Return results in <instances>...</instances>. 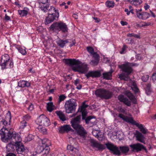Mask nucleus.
<instances>
[{
	"mask_svg": "<svg viewBox=\"0 0 156 156\" xmlns=\"http://www.w3.org/2000/svg\"><path fill=\"white\" fill-rule=\"evenodd\" d=\"M79 83V80L78 79H76L74 82V84L76 86Z\"/></svg>",
	"mask_w": 156,
	"mask_h": 156,
	"instance_id": "338daca9",
	"label": "nucleus"
},
{
	"mask_svg": "<svg viewBox=\"0 0 156 156\" xmlns=\"http://www.w3.org/2000/svg\"><path fill=\"white\" fill-rule=\"evenodd\" d=\"M42 143L43 144H45L46 147H48L50 145V141L47 139H44L41 140Z\"/></svg>",
	"mask_w": 156,
	"mask_h": 156,
	"instance_id": "72a5a7b5",
	"label": "nucleus"
},
{
	"mask_svg": "<svg viewBox=\"0 0 156 156\" xmlns=\"http://www.w3.org/2000/svg\"><path fill=\"white\" fill-rule=\"evenodd\" d=\"M127 1L132 5L136 6L140 5L142 2V0H127Z\"/></svg>",
	"mask_w": 156,
	"mask_h": 156,
	"instance_id": "b1692460",
	"label": "nucleus"
},
{
	"mask_svg": "<svg viewBox=\"0 0 156 156\" xmlns=\"http://www.w3.org/2000/svg\"><path fill=\"white\" fill-rule=\"evenodd\" d=\"M125 11L126 12V14L128 15L129 14L130 12H129V10L128 9H125Z\"/></svg>",
	"mask_w": 156,
	"mask_h": 156,
	"instance_id": "774afa93",
	"label": "nucleus"
},
{
	"mask_svg": "<svg viewBox=\"0 0 156 156\" xmlns=\"http://www.w3.org/2000/svg\"><path fill=\"white\" fill-rule=\"evenodd\" d=\"M15 146L13 144L11 143H9L6 146V151L7 152H12L15 150L14 147Z\"/></svg>",
	"mask_w": 156,
	"mask_h": 156,
	"instance_id": "a878e982",
	"label": "nucleus"
},
{
	"mask_svg": "<svg viewBox=\"0 0 156 156\" xmlns=\"http://www.w3.org/2000/svg\"><path fill=\"white\" fill-rule=\"evenodd\" d=\"M67 150L71 151H73L74 149V148L73 146L70 145H68L67 146Z\"/></svg>",
	"mask_w": 156,
	"mask_h": 156,
	"instance_id": "603ef678",
	"label": "nucleus"
},
{
	"mask_svg": "<svg viewBox=\"0 0 156 156\" xmlns=\"http://www.w3.org/2000/svg\"><path fill=\"white\" fill-rule=\"evenodd\" d=\"M132 125H135L138 127L140 129V131L143 134H145L147 133V130L143 127L142 124H139L134 121Z\"/></svg>",
	"mask_w": 156,
	"mask_h": 156,
	"instance_id": "412c9836",
	"label": "nucleus"
},
{
	"mask_svg": "<svg viewBox=\"0 0 156 156\" xmlns=\"http://www.w3.org/2000/svg\"><path fill=\"white\" fill-rule=\"evenodd\" d=\"M119 112L122 113H124L125 112V110L122 108H119Z\"/></svg>",
	"mask_w": 156,
	"mask_h": 156,
	"instance_id": "052dcab7",
	"label": "nucleus"
},
{
	"mask_svg": "<svg viewBox=\"0 0 156 156\" xmlns=\"http://www.w3.org/2000/svg\"><path fill=\"white\" fill-rule=\"evenodd\" d=\"M54 105L52 102L48 103L47 104V108L48 111L50 112H51L54 109L53 107Z\"/></svg>",
	"mask_w": 156,
	"mask_h": 156,
	"instance_id": "c756f323",
	"label": "nucleus"
},
{
	"mask_svg": "<svg viewBox=\"0 0 156 156\" xmlns=\"http://www.w3.org/2000/svg\"><path fill=\"white\" fill-rule=\"evenodd\" d=\"M149 76L148 75H145L143 76L142 77V80L144 82H146L148 80Z\"/></svg>",
	"mask_w": 156,
	"mask_h": 156,
	"instance_id": "37998d69",
	"label": "nucleus"
},
{
	"mask_svg": "<svg viewBox=\"0 0 156 156\" xmlns=\"http://www.w3.org/2000/svg\"><path fill=\"white\" fill-rule=\"evenodd\" d=\"M76 100L74 99H70L66 101L65 108L67 113H71L75 111L77 106Z\"/></svg>",
	"mask_w": 156,
	"mask_h": 156,
	"instance_id": "20e7f679",
	"label": "nucleus"
},
{
	"mask_svg": "<svg viewBox=\"0 0 156 156\" xmlns=\"http://www.w3.org/2000/svg\"><path fill=\"white\" fill-rule=\"evenodd\" d=\"M34 109V106L31 103H30L27 109L29 111H31Z\"/></svg>",
	"mask_w": 156,
	"mask_h": 156,
	"instance_id": "3c124183",
	"label": "nucleus"
},
{
	"mask_svg": "<svg viewBox=\"0 0 156 156\" xmlns=\"http://www.w3.org/2000/svg\"><path fill=\"white\" fill-rule=\"evenodd\" d=\"M151 23L150 22H148L147 23H145L144 24H142L140 26L139 24H137V26L138 27H140L145 26H147L149 25H151Z\"/></svg>",
	"mask_w": 156,
	"mask_h": 156,
	"instance_id": "8fccbe9b",
	"label": "nucleus"
},
{
	"mask_svg": "<svg viewBox=\"0 0 156 156\" xmlns=\"http://www.w3.org/2000/svg\"><path fill=\"white\" fill-rule=\"evenodd\" d=\"M6 64H9V66L7 68H12L13 67V62L11 60L9 59V57L8 54H5L2 56L1 59V66L2 69H4L5 67Z\"/></svg>",
	"mask_w": 156,
	"mask_h": 156,
	"instance_id": "6e6552de",
	"label": "nucleus"
},
{
	"mask_svg": "<svg viewBox=\"0 0 156 156\" xmlns=\"http://www.w3.org/2000/svg\"><path fill=\"white\" fill-rule=\"evenodd\" d=\"M81 112H82V119L83 120H84L86 119V116L87 115V113H86L85 111H80Z\"/></svg>",
	"mask_w": 156,
	"mask_h": 156,
	"instance_id": "09e8293b",
	"label": "nucleus"
},
{
	"mask_svg": "<svg viewBox=\"0 0 156 156\" xmlns=\"http://www.w3.org/2000/svg\"><path fill=\"white\" fill-rule=\"evenodd\" d=\"M152 78L154 81L156 80V73H153L152 76Z\"/></svg>",
	"mask_w": 156,
	"mask_h": 156,
	"instance_id": "4d7b16f0",
	"label": "nucleus"
},
{
	"mask_svg": "<svg viewBox=\"0 0 156 156\" xmlns=\"http://www.w3.org/2000/svg\"><path fill=\"white\" fill-rule=\"evenodd\" d=\"M50 30H52L62 31L63 32L68 31V28L65 23L63 22H56L52 24L50 27Z\"/></svg>",
	"mask_w": 156,
	"mask_h": 156,
	"instance_id": "423d86ee",
	"label": "nucleus"
},
{
	"mask_svg": "<svg viewBox=\"0 0 156 156\" xmlns=\"http://www.w3.org/2000/svg\"><path fill=\"white\" fill-rule=\"evenodd\" d=\"M69 42L68 40H59L57 41V44L61 48H63L66 44Z\"/></svg>",
	"mask_w": 156,
	"mask_h": 156,
	"instance_id": "393cba45",
	"label": "nucleus"
},
{
	"mask_svg": "<svg viewBox=\"0 0 156 156\" xmlns=\"http://www.w3.org/2000/svg\"><path fill=\"white\" fill-rule=\"evenodd\" d=\"M151 83H150L146 84L145 91L147 95L150 94L151 92Z\"/></svg>",
	"mask_w": 156,
	"mask_h": 156,
	"instance_id": "cd10ccee",
	"label": "nucleus"
},
{
	"mask_svg": "<svg viewBox=\"0 0 156 156\" xmlns=\"http://www.w3.org/2000/svg\"><path fill=\"white\" fill-rule=\"evenodd\" d=\"M127 95L128 97L129 98V99L131 100L133 103H135L136 102V100L133 95L131 94L130 92H129L127 94Z\"/></svg>",
	"mask_w": 156,
	"mask_h": 156,
	"instance_id": "473e14b6",
	"label": "nucleus"
},
{
	"mask_svg": "<svg viewBox=\"0 0 156 156\" xmlns=\"http://www.w3.org/2000/svg\"><path fill=\"white\" fill-rule=\"evenodd\" d=\"M24 119H26L27 120L29 119L30 118V116L29 115H25L24 117Z\"/></svg>",
	"mask_w": 156,
	"mask_h": 156,
	"instance_id": "13d9d810",
	"label": "nucleus"
},
{
	"mask_svg": "<svg viewBox=\"0 0 156 156\" xmlns=\"http://www.w3.org/2000/svg\"><path fill=\"white\" fill-rule=\"evenodd\" d=\"M150 14L147 12H143L142 14L141 19L145 20L148 18L150 17Z\"/></svg>",
	"mask_w": 156,
	"mask_h": 156,
	"instance_id": "4c0bfd02",
	"label": "nucleus"
},
{
	"mask_svg": "<svg viewBox=\"0 0 156 156\" xmlns=\"http://www.w3.org/2000/svg\"><path fill=\"white\" fill-rule=\"evenodd\" d=\"M107 148L111 153L118 156L121 155V152L119 150V148L117 146L111 143H108L105 144Z\"/></svg>",
	"mask_w": 156,
	"mask_h": 156,
	"instance_id": "9d476101",
	"label": "nucleus"
},
{
	"mask_svg": "<svg viewBox=\"0 0 156 156\" xmlns=\"http://www.w3.org/2000/svg\"><path fill=\"white\" fill-rule=\"evenodd\" d=\"M136 140L140 142L145 144V138L144 135L138 130L136 131Z\"/></svg>",
	"mask_w": 156,
	"mask_h": 156,
	"instance_id": "a211bd4d",
	"label": "nucleus"
},
{
	"mask_svg": "<svg viewBox=\"0 0 156 156\" xmlns=\"http://www.w3.org/2000/svg\"><path fill=\"white\" fill-rule=\"evenodd\" d=\"M81 116L79 115L72 119L71 122L73 128L75 130L77 134L83 138L85 137L87 132L84 128L80 125Z\"/></svg>",
	"mask_w": 156,
	"mask_h": 156,
	"instance_id": "7ed1b4c3",
	"label": "nucleus"
},
{
	"mask_svg": "<svg viewBox=\"0 0 156 156\" xmlns=\"http://www.w3.org/2000/svg\"><path fill=\"white\" fill-rule=\"evenodd\" d=\"M65 63L70 66H75L72 68V69L75 71L78 72L82 73H87L88 68L87 65L86 64L83 63L81 65H79V61L75 59H65Z\"/></svg>",
	"mask_w": 156,
	"mask_h": 156,
	"instance_id": "f03ea898",
	"label": "nucleus"
},
{
	"mask_svg": "<svg viewBox=\"0 0 156 156\" xmlns=\"http://www.w3.org/2000/svg\"><path fill=\"white\" fill-rule=\"evenodd\" d=\"M40 3L39 8L41 10L45 12L48 9L49 4L48 3V0H38Z\"/></svg>",
	"mask_w": 156,
	"mask_h": 156,
	"instance_id": "4468645a",
	"label": "nucleus"
},
{
	"mask_svg": "<svg viewBox=\"0 0 156 156\" xmlns=\"http://www.w3.org/2000/svg\"><path fill=\"white\" fill-rule=\"evenodd\" d=\"M118 99L120 101L123 102L127 106H130V101L128 98L125 97L123 95H120L118 96Z\"/></svg>",
	"mask_w": 156,
	"mask_h": 156,
	"instance_id": "f3484780",
	"label": "nucleus"
},
{
	"mask_svg": "<svg viewBox=\"0 0 156 156\" xmlns=\"http://www.w3.org/2000/svg\"><path fill=\"white\" fill-rule=\"evenodd\" d=\"M95 94L97 97L102 99H109L112 96V94L111 92L103 88L97 90L95 91Z\"/></svg>",
	"mask_w": 156,
	"mask_h": 156,
	"instance_id": "39448f33",
	"label": "nucleus"
},
{
	"mask_svg": "<svg viewBox=\"0 0 156 156\" xmlns=\"http://www.w3.org/2000/svg\"><path fill=\"white\" fill-rule=\"evenodd\" d=\"M90 143L91 146L94 148H96L97 150L102 151L105 148V147L104 145L98 143L94 139H90Z\"/></svg>",
	"mask_w": 156,
	"mask_h": 156,
	"instance_id": "ddd939ff",
	"label": "nucleus"
},
{
	"mask_svg": "<svg viewBox=\"0 0 156 156\" xmlns=\"http://www.w3.org/2000/svg\"><path fill=\"white\" fill-rule=\"evenodd\" d=\"M27 123L25 121H23L21 122V127L22 128H24L25 126H26V124Z\"/></svg>",
	"mask_w": 156,
	"mask_h": 156,
	"instance_id": "864d4df0",
	"label": "nucleus"
},
{
	"mask_svg": "<svg viewBox=\"0 0 156 156\" xmlns=\"http://www.w3.org/2000/svg\"><path fill=\"white\" fill-rule=\"evenodd\" d=\"M58 16V13H57L52 12L48 13V15L45 20V23L46 25L48 24L53 22L55 19V17Z\"/></svg>",
	"mask_w": 156,
	"mask_h": 156,
	"instance_id": "f8f14e48",
	"label": "nucleus"
},
{
	"mask_svg": "<svg viewBox=\"0 0 156 156\" xmlns=\"http://www.w3.org/2000/svg\"><path fill=\"white\" fill-rule=\"evenodd\" d=\"M88 106V105H85L84 102L83 103L82 106L80 108V111H85V108Z\"/></svg>",
	"mask_w": 156,
	"mask_h": 156,
	"instance_id": "49530a36",
	"label": "nucleus"
},
{
	"mask_svg": "<svg viewBox=\"0 0 156 156\" xmlns=\"http://www.w3.org/2000/svg\"><path fill=\"white\" fill-rule=\"evenodd\" d=\"M119 149H120L121 154V153L126 154L129 151V148L128 146H122L119 147Z\"/></svg>",
	"mask_w": 156,
	"mask_h": 156,
	"instance_id": "4be33fe9",
	"label": "nucleus"
},
{
	"mask_svg": "<svg viewBox=\"0 0 156 156\" xmlns=\"http://www.w3.org/2000/svg\"><path fill=\"white\" fill-rule=\"evenodd\" d=\"M125 74L124 73H122L120 74L119 76V77L121 79H125Z\"/></svg>",
	"mask_w": 156,
	"mask_h": 156,
	"instance_id": "6e6d98bb",
	"label": "nucleus"
},
{
	"mask_svg": "<svg viewBox=\"0 0 156 156\" xmlns=\"http://www.w3.org/2000/svg\"><path fill=\"white\" fill-rule=\"evenodd\" d=\"M6 156H16V155L12 153H9L7 154Z\"/></svg>",
	"mask_w": 156,
	"mask_h": 156,
	"instance_id": "680f3d73",
	"label": "nucleus"
},
{
	"mask_svg": "<svg viewBox=\"0 0 156 156\" xmlns=\"http://www.w3.org/2000/svg\"><path fill=\"white\" fill-rule=\"evenodd\" d=\"M129 147L133 152H138L142 151V150H144L146 153H147L148 152L146 148L140 143L131 144L129 145Z\"/></svg>",
	"mask_w": 156,
	"mask_h": 156,
	"instance_id": "1a4fd4ad",
	"label": "nucleus"
},
{
	"mask_svg": "<svg viewBox=\"0 0 156 156\" xmlns=\"http://www.w3.org/2000/svg\"><path fill=\"white\" fill-rule=\"evenodd\" d=\"M118 116L119 117L122 119L123 120L127 122L130 123L131 124H132L133 123L134 121L133 118H129L128 117L125 116L121 114H119Z\"/></svg>",
	"mask_w": 156,
	"mask_h": 156,
	"instance_id": "aec40b11",
	"label": "nucleus"
},
{
	"mask_svg": "<svg viewBox=\"0 0 156 156\" xmlns=\"http://www.w3.org/2000/svg\"><path fill=\"white\" fill-rule=\"evenodd\" d=\"M115 3L114 1H107L105 2V5L108 8H113L114 6Z\"/></svg>",
	"mask_w": 156,
	"mask_h": 156,
	"instance_id": "7c9ffc66",
	"label": "nucleus"
},
{
	"mask_svg": "<svg viewBox=\"0 0 156 156\" xmlns=\"http://www.w3.org/2000/svg\"><path fill=\"white\" fill-rule=\"evenodd\" d=\"M134 66L132 63L126 62L124 63L119 65L118 67L122 71L126 73V76H129L133 71L132 67Z\"/></svg>",
	"mask_w": 156,
	"mask_h": 156,
	"instance_id": "0eeeda50",
	"label": "nucleus"
},
{
	"mask_svg": "<svg viewBox=\"0 0 156 156\" xmlns=\"http://www.w3.org/2000/svg\"><path fill=\"white\" fill-rule=\"evenodd\" d=\"M39 131L43 133H45L46 132V129L44 127H42L41 126H39L38 128Z\"/></svg>",
	"mask_w": 156,
	"mask_h": 156,
	"instance_id": "79ce46f5",
	"label": "nucleus"
},
{
	"mask_svg": "<svg viewBox=\"0 0 156 156\" xmlns=\"http://www.w3.org/2000/svg\"><path fill=\"white\" fill-rule=\"evenodd\" d=\"M145 5L144 6V8L145 10H147L149 8V6L147 5V4H145Z\"/></svg>",
	"mask_w": 156,
	"mask_h": 156,
	"instance_id": "69168bd1",
	"label": "nucleus"
},
{
	"mask_svg": "<svg viewBox=\"0 0 156 156\" xmlns=\"http://www.w3.org/2000/svg\"><path fill=\"white\" fill-rule=\"evenodd\" d=\"M18 11L19 15L21 16H26L28 13V12L25 10H19Z\"/></svg>",
	"mask_w": 156,
	"mask_h": 156,
	"instance_id": "c9c22d12",
	"label": "nucleus"
},
{
	"mask_svg": "<svg viewBox=\"0 0 156 156\" xmlns=\"http://www.w3.org/2000/svg\"><path fill=\"white\" fill-rule=\"evenodd\" d=\"M112 75V73L111 72H108L103 73V76L104 79H105L107 80H109Z\"/></svg>",
	"mask_w": 156,
	"mask_h": 156,
	"instance_id": "c85d7f7f",
	"label": "nucleus"
},
{
	"mask_svg": "<svg viewBox=\"0 0 156 156\" xmlns=\"http://www.w3.org/2000/svg\"><path fill=\"white\" fill-rule=\"evenodd\" d=\"M59 131L61 133L64 132L68 133L70 131H73V130L72 129L70 126L69 125H65L61 126L59 129Z\"/></svg>",
	"mask_w": 156,
	"mask_h": 156,
	"instance_id": "dca6fc26",
	"label": "nucleus"
},
{
	"mask_svg": "<svg viewBox=\"0 0 156 156\" xmlns=\"http://www.w3.org/2000/svg\"><path fill=\"white\" fill-rule=\"evenodd\" d=\"M49 13L52 12H55V13H57L58 12V10H56L55 9L53 6H51L49 9H48Z\"/></svg>",
	"mask_w": 156,
	"mask_h": 156,
	"instance_id": "58836bf2",
	"label": "nucleus"
},
{
	"mask_svg": "<svg viewBox=\"0 0 156 156\" xmlns=\"http://www.w3.org/2000/svg\"><path fill=\"white\" fill-rule=\"evenodd\" d=\"M86 76L87 78L91 77L92 78L98 77L101 76V73L99 71H89L86 74Z\"/></svg>",
	"mask_w": 156,
	"mask_h": 156,
	"instance_id": "2eb2a0df",
	"label": "nucleus"
},
{
	"mask_svg": "<svg viewBox=\"0 0 156 156\" xmlns=\"http://www.w3.org/2000/svg\"><path fill=\"white\" fill-rule=\"evenodd\" d=\"M121 23L122 26H124L125 25H127L128 24V23L126 22H124L122 21H121Z\"/></svg>",
	"mask_w": 156,
	"mask_h": 156,
	"instance_id": "0e129e2a",
	"label": "nucleus"
},
{
	"mask_svg": "<svg viewBox=\"0 0 156 156\" xmlns=\"http://www.w3.org/2000/svg\"><path fill=\"white\" fill-rule=\"evenodd\" d=\"M136 14L137 16L140 19H141L142 18V14L141 13L139 12L138 10L136 9Z\"/></svg>",
	"mask_w": 156,
	"mask_h": 156,
	"instance_id": "c03bdc74",
	"label": "nucleus"
},
{
	"mask_svg": "<svg viewBox=\"0 0 156 156\" xmlns=\"http://www.w3.org/2000/svg\"><path fill=\"white\" fill-rule=\"evenodd\" d=\"M87 50L88 52L93 56L96 54H98L96 52H94L93 48L91 47H87Z\"/></svg>",
	"mask_w": 156,
	"mask_h": 156,
	"instance_id": "f704fd0d",
	"label": "nucleus"
},
{
	"mask_svg": "<svg viewBox=\"0 0 156 156\" xmlns=\"http://www.w3.org/2000/svg\"><path fill=\"white\" fill-rule=\"evenodd\" d=\"M93 18L95 20V22L96 23H98L101 21V20L99 19L97 17H93Z\"/></svg>",
	"mask_w": 156,
	"mask_h": 156,
	"instance_id": "bf43d9fd",
	"label": "nucleus"
},
{
	"mask_svg": "<svg viewBox=\"0 0 156 156\" xmlns=\"http://www.w3.org/2000/svg\"><path fill=\"white\" fill-rule=\"evenodd\" d=\"M38 121L41 126H48L50 125L49 120L44 115H41L38 119Z\"/></svg>",
	"mask_w": 156,
	"mask_h": 156,
	"instance_id": "9b49d317",
	"label": "nucleus"
},
{
	"mask_svg": "<svg viewBox=\"0 0 156 156\" xmlns=\"http://www.w3.org/2000/svg\"><path fill=\"white\" fill-rule=\"evenodd\" d=\"M66 98V96L63 95L62 94L60 95L59 96V98H58V104H59L62 101H63L64 100H65Z\"/></svg>",
	"mask_w": 156,
	"mask_h": 156,
	"instance_id": "e433bc0d",
	"label": "nucleus"
},
{
	"mask_svg": "<svg viewBox=\"0 0 156 156\" xmlns=\"http://www.w3.org/2000/svg\"><path fill=\"white\" fill-rule=\"evenodd\" d=\"M92 119V117L91 116H89L88 117H87L84 120H85V122L86 124H88L90 122H90V120Z\"/></svg>",
	"mask_w": 156,
	"mask_h": 156,
	"instance_id": "a18cd8bd",
	"label": "nucleus"
},
{
	"mask_svg": "<svg viewBox=\"0 0 156 156\" xmlns=\"http://www.w3.org/2000/svg\"><path fill=\"white\" fill-rule=\"evenodd\" d=\"M18 49L19 52H20L22 55H24L26 53L25 50V49H23L21 47H19Z\"/></svg>",
	"mask_w": 156,
	"mask_h": 156,
	"instance_id": "a19ab883",
	"label": "nucleus"
},
{
	"mask_svg": "<svg viewBox=\"0 0 156 156\" xmlns=\"http://www.w3.org/2000/svg\"><path fill=\"white\" fill-rule=\"evenodd\" d=\"M1 134L4 135V137L2 138V141L5 142H7L11 140L15 144L16 150L19 154H21L25 150L24 145L21 142V138L15 132L9 131L5 129H2L0 132Z\"/></svg>",
	"mask_w": 156,
	"mask_h": 156,
	"instance_id": "f257e3e1",
	"label": "nucleus"
},
{
	"mask_svg": "<svg viewBox=\"0 0 156 156\" xmlns=\"http://www.w3.org/2000/svg\"><path fill=\"white\" fill-rule=\"evenodd\" d=\"M93 58L94 59L92 60L90 62V64L93 66L97 65L99 61V56L98 54H95L93 56Z\"/></svg>",
	"mask_w": 156,
	"mask_h": 156,
	"instance_id": "6ab92c4d",
	"label": "nucleus"
},
{
	"mask_svg": "<svg viewBox=\"0 0 156 156\" xmlns=\"http://www.w3.org/2000/svg\"><path fill=\"white\" fill-rule=\"evenodd\" d=\"M127 47L126 45H124L122 48L121 51L120 52L121 54H123L125 53V51L126 49L127 48Z\"/></svg>",
	"mask_w": 156,
	"mask_h": 156,
	"instance_id": "de8ad7c7",
	"label": "nucleus"
},
{
	"mask_svg": "<svg viewBox=\"0 0 156 156\" xmlns=\"http://www.w3.org/2000/svg\"><path fill=\"white\" fill-rule=\"evenodd\" d=\"M55 113L58 116L60 119L63 121H64L66 120V117L64 114L61 112L57 111H56Z\"/></svg>",
	"mask_w": 156,
	"mask_h": 156,
	"instance_id": "bb28decb",
	"label": "nucleus"
},
{
	"mask_svg": "<svg viewBox=\"0 0 156 156\" xmlns=\"http://www.w3.org/2000/svg\"><path fill=\"white\" fill-rule=\"evenodd\" d=\"M44 150V146H38L37 147V151L38 153L42 152Z\"/></svg>",
	"mask_w": 156,
	"mask_h": 156,
	"instance_id": "ea45409f",
	"label": "nucleus"
},
{
	"mask_svg": "<svg viewBox=\"0 0 156 156\" xmlns=\"http://www.w3.org/2000/svg\"><path fill=\"white\" fill-rule=\"evenodd\" d=\"M30 86V83L27 81L24 80L20 81L18 83V86L21 87H28Z\"/></svg>",
	"mask_w": 156,
	"mask_h": 156,
	"instance_id": "5701e85b",
	"label": "nucleus"
},
{
	"mask_svg": "<svg viewBox=\"0 0 156 156\" xmlns=\"http://www.w3.org/2000/svg\"><path fill=\"white\" fill-rule=\"evenodd\" d=\"M99 132L96 130H93L92 132V134L98 138L99 140H102V137H100L98 135Z\"/></svg>",
	"mask_w": 156,
	"mask_h": 156,
	"instance_id": "2f4dec72",
	"label": "nucleus"
},
{
	"mask_svg": "<svg viewBox=\"0 0 156 156\" xmlns=\"http://www.w3.org/2000/svg\"><path fill=\"white\" fill-rule=\"evenodd\" d=\"M1 123L2 124V125H4L5 126H6L8 124V122L7 121H6L4 119H2L1 121Z\"/></svg>",
	"mask_w": 156,
	"mask_h": 156,
	"instance_id": "5fc2aeb1",
	"label": "nucleus"
},
{
	"mask_svg": "<svg viewBox=\"0 0 156 156\" xmlns=\"http://www.w3.org/2000/svg\"><path fill=\"white\" fill-rule=\"evenodd\" d=\"M5 20H10V17L8 16L6 14H5Z\"/></svg>",
	"mask_w": 156,
	"mask_h": 156,
	"instance_id": "e2e57ef3",
	"label": "nucleus"
}]
</instances>
